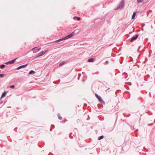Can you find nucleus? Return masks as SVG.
<instances>
[{"label":"nucleus","instance_id":"4be33fe9","mask_svg":"<svg viewBox=\"0 0 155 155\" xmlns=\"http://www.w3.org/2000/svg\"><path fill=\"white\" fill-rule=\"evenodd\" d=\"M143 0H137V2L138 3L142 2Z\"/></svg>","mask_w":155,"mask_h":155},{"label":"nucleus","instance_id":"9d476101","mask_svg":"<svg viewBox=\"0 0 155 155\" xmlns=\"http://www.w3.org/2000/svg\"><path fill=\"white\" fill-rule=\"evenodd\" d=\"M95 59L91 58L88 60L87 61L89 62H93L94 61Z\"/></svg>","mask_w":155,"mask_h":155},{"label":"nucleus","instance_id":"f03ea898","mask_svg":"<svg viewBox=\"0 0 155 155\" xmlns=\"http://www.w3.org/2000/svg\"><path fill=\"white\" fill-rule=\"evenodd\" d=\"M95 96L96 98L98 99L99 101L101 103H103L104 104H105V102L103 100H102V98L99 95L97 94H95Z\"/></svg>","mask_w":155,"mask_h":155},{"label":"nucleus","instance_id":"9b49d317","mask_svg":"<svg viewBox=\"0 0 155 155\" xmlns=\"http://www.w3.org/2000/svg\"><path fill=\"white\" fill-rule=\"evenodd\" d=\"M35 73V71H34L33 70H31L29 71V72L28 74H33Z\"/></svg>","mask_w":155,"mask_h":155},{"label":"nucleus","instance_id":"bb28decb","mask_svg":"<svg viewBox=\"0 0 155 155\" xmlns=\"http://www.w3.org/2000/svg\"><path fill=\"white\" fill-rule=\"evenodd\" d=\"M130 59H131V60H130V61H133V59L132 58H131V57H130Z\"/></svg>","mask_w":155,"mask_h":155},{"label":"nucleus","instance_id":"6e6552de","mask_svg":"<svg viewBox=\"0 0 155 155\" xmlns=\"http://www.w3.org/2000/svg\"><path fill=\"white\" fill-rule=\"evenodd\" d=\"M48 51V50H45V51H42L39 53L40 55L41 56L47 52Z\"/></svg>","mask_w":155,"mask_h":155},{"label":"nucleus","instance_id":"6ab92c4d","mask_svg":"<svg viewBox=\"0 0 155 155\" xmlns=\"http://www.w3.org/2000/svg\"><path fill=\"white\" fill-rule=\"evenodd\" d=\"M15 86L14 85H11L9 86V87L11 88L14 89L15 88Z\"/></svg>","mask_w":155,"mask_h":155},{"label":"nucleus","instance_id":"39448f33","mask_svg":"<svg viewBox=\"0 0 155 155\" xmlns=\"http://www.w3.org/2000/svg\"><path fill=\"white\" fill-rule=\"evenodd\" d=\"M139 36L138 34H136L135 36L133 37L130 40V41L132 42L134 40H136Z\"/></svg>","mask_w":155,"mask_h":155},{"label":"nucleus","instance_id":"20e7f679","mask_svg":"<svg viewBox=\"0 0 155 155\" xmlns=\"http://www.w3.org/2000/svg\"><path fill=\"white\" fill-rule=\"evenodd\" d=\"M17 59V58H16L15 59H13L11 61H9L8 62H6L5 63V64H13Z\"/></svg>","mask_w":155,"mask_h":155},{"label":"nucleus","instance_id":"4468645a","mask_svg":"<svg viewBox=\"0 0 155 155\" xmlns=\"http://www.w3.org/2000/svg\"><path fill=\"white\" fill-rule=\"evenodd\" d=\"M5 66H6L5 64H2L0 65V68L1 69H3L5 67Z\"/></svg>","mask_w":155,"mask_h":155},{"label":"nucleus","instance_id":"5701e85b","mask_svg":"<svg viewBox=\"0 0 155 155\" xmlns=\"http://www.w3.org/2000/svg\"><path fill=\"white\" fill-rule=\"evenodd\" d=\"M123 74L124 75V76H126V78L127 76V73L126 72H124L123 73Z\"/></svg>","mask_w":155,"mask_h":155},{"label":"nucleus","instance_id":"393cba45","mask_svg":"<svg viewBox=\"0 0 155 155\" xmlns=\"http://www.w3.org/2000/svg\"><path fill=\"white\" fill-rule=\"evenodd\" d=\"M51 128H54V126L53 125H52L51 126Z\"/></svg>","mask_w":155,"mask_h":155},{"label":"nucleus","instance_id":"72a5a7b5","mask_svg":"<svg viewBox=\"0 0 155 155\" xmlns=\"http://www.w3.org/2000/svg\"><path fill=\"white\" fill-rule=\"evenodd\" d=\"M152 125V124L150 125ZM148 125H149V126H150V124H148Z\"/></svg>","mask_w":155,"mask_h":155},{"label":"nucleus","instance_id":"a878e982","mask_svg":"<svg viewBox=\"0 0 155 155\" xmlns=\"http://www.w3.org/2000/svg\"><path fill=\"white\" fill-rule=\"evenodd\" d=\"M108 63H109V62H108V61H106V62H105V63H106V64H108Z\"/></svg>","mask_w":155,"mask_h":155},{"label":"nucleus","instance_id":"f704fd0d","mask_svg":"<svg viewBox=\"0 0 155 155\" xmlns=\"http://www.w3.org/2000/svg\"><path fill=\"white\" fill-rule=\"evenodd\" d=\"M78 80H79V78H78Z\"/></svg>","mask_w":155,"mask_h":155},{"label":"nucleus","instance_id":"2eb2a0df","mask_svg":"<svg viewBox=\"0 0 155 155\" xmlns=\"http://www.w3.org/2000/svg\"><path fill=\"white\" fill-rule=\"evenodd\" d=\"M74 19H75V18H76V20L77 21H79L81 19V18L80 17H76V16L74 17Z\"/></svg>","mask_w":155,"mask_h":155},{"label":"nucleus","instance_id":"ddd939ff","mask_svg":"<svg viewBox=\"0 0 155 155\" xmlns=\"http://www.w3.org/2000/svg\"><path fill=\"white\" fill-rule=\"evenodd\" d=\"M65 61H62L61 63H60L59 64V66L61 67L63 66L65 63Z\"/></svg>","mask_w":155,"mask_h":155},{"label":"nucleus","instance_id":"1a4fd4ad","mask_svg":"<svg viewBox=\"0 0 155 155\" xmlns=\"http://www.w3.org/2000/svg\"><path fill=\"white\" fill-rule=\"evenodd\" d=\"M65 40V39L64 37V38H61L60 39H58V40L55 41V42H59L60 41H63V40Z\"/></svg>","mask_w":155,"mask_h":155},{"label":"nucleus","instance_id":"b1692460","mask_svg":"<svg viewBox=\"0 0 155 155\" xmlns=\"http://www.w3.org/2000/svg\"><path fill=\"white\" fill-rule=\"evenodd\" d=\"M72 134V133H71L69 134V137L71 139H72L73 138V137L72 136H71V135Z\"/></svg>","mask_w":155,"mask_h":155},{"label":"nucleus","instance_id":"412c9836","mask_svg":"<svg viewBox=\"0 0 155 155\" xmlns=\"http://www.w3.org/2000/svg\"><path fill=\"white\" fill-rule=\"evenodd\" d=\"M120 58L121 59V61L120 62V64H122V63H123V61L124 59V58L123 57H121Z\"/></svg>","mask_w":155,"mask_h":155},{"label":"nucleus","instance_id":"f8f14e48","mask_svg":"<svg viewBox=\"0 0 155 155\" xmlns=\"http://www.w3.org/2000/svg\"><path fill=\"white\" fill-rule=\"evenodd\" d=\"M136 12H134L133 15L132 16V19H134L136 15Z\"/></svg>","mask_w":155,"mask_h":155},{"label":"nucleus","instance_id":"f3484780","mask_svg":"<svg viewBox=\"0 0 155 155\" xmlns=\"http://www.w3.org/2000/svg\"><path fill=\"white\" fill-rule=\"evenodd\" d=\"M58 118L59 119H60V120H62V117L60 115V114H58Z\"/></svg>","mask_w":155,"mask_h":155},{"label":"nucleus","instance_id":"cd10ccee","mask_svg":"<svg viewBox=\"0 0 155 155\" xmlns=\"http://www.w3.org/2000/svg\"><path fill=\"white\" fill-rule=\"evenodd\" d=\"M41 49V48H38L37 49L38 51H39Z\"/></svg>","mask_w":155,"mask_h":155},{"label":"nucleus","instance_id":"2f4dec72","mask_svg":"<svg viewBox=\"0 0 155 155\" xmlns=\"http://www.w3.org/2000/svg\"><path fill=\"white\" fill-rule=\"evenodd\" d=\"M50 131H52V130H51V129H50Z\"/></svg>","mask_w":155,"mask_h":155},{"label":"nucleus","instance_id":"c85d7f7f","mask_svg":"<svg viewBox=\"0 0 155 155\" xmlns=\"http://www.w3.org/2000/svg\"><path fill=\"white\" fill-rule=\"evenodd\" d=\"M132 33V32H130L129 33V34H131Z\"/></svg>","mask_w":155,"mask_h":155},{"label":"nucleus","instance_id":"c756f323","mask_svg":"<svg viewBox=\"0 0 155 155\" xmlns=\"http://www.w3.org/2000/svg\"><path fill=\"white\" fill-rule=\"evenodd\" d=\"M140 47H141V46H140L139 47V48H140ZM139 49H138V51H139Z\"/></svg>","mask_w":155,"mask_h":155},{"label":"nucleus","instance_id":"c9c22d12","mask_svg":"<svg viewBox=\"0 0 155 155\" xmlns=\"http://www.w3.org/2000/svg\"><path fill=\"white\" fill-rule=\"evenodd\" d=\"M1 73V71H0V73Z\"/></svg>","mask_w":155,"mask_h":155},{"label":"nucleus","instance_id":"f257e3e1","mask_svg":"<svg viewBox=\"0 0 155 155\" xmlns=\"http://www.w3.org/2000/svg\"><path fill=\"white\" fill-rule=\"evenodd\" d=\"M124 6V0H122L120 3L119 4L118 6L114 8L115 10H116L119 9H121L123 8Z\"/></svg>","mask_w":155,"mask_h":155},{"label":"nucleus","instance_id":"7ed1b4c3","mask_svg":"<svg viewBox=\"0 0 155 155\" xmlns=\"http://www.w3.org/2000/svg\"><path fill=\"white\" fill-rule=\"evenodd\" d=\"M75 33V31H73L71 34L64 37L65 40L68 39L73 37Z\"/></svg>","mask_w":155,"mask_h":155},{"label":"nucleus","instance_id":"dca6fc26","mask_svg":"<svg viewBox=\"0 0 155 155\" xmlns=\"http://www.w3.org/2000/svg\"><path fill=\"white\" fill-rule=\"evenodd\" d=\"M104 136L103 135L101 136L98 137V140H101L103 139L104 138Z\"/></svg>","mask_w":155,"mask_h":155},{"label":"nucleus","instance_id":"a211bd4d","mask_svg":"<svg viewBox=\"0 0 155 155\" xmlns=\"http://www.w3.org/2000/svg\"><path fill=\"white\" fill-rule=\"evenodd\" d=\"M40 57V55L38 53V54H36V55H35V58H38V57Z\"/></svg>","mask_w":155,"mask_h":155},{"label":"nucleus","instance_id":"7c9ffc66","mask_svg":"<svg viewBox=\"0 0 155 155\" xmlns=\"http://www.w3.org/2000/svg\"><path fill=\"white\" fill-rule=\"evenodd\" d=\"M85 81V80H84V79H83V80H82V81Z\"/></svg>","mask_w":155,"mask_h":155},{"label":"nucleus","instance_id":"aec40b11","mask_svg":"<svg viewBox=\"0 0 155 155\" xmlns=\"http://www.w3.org/2000/svg\"><path fill=\"white\" fill-rule=\"evenodd\" d=\"M5 75V74H0V78H3Z\"/></svg>","mask_w":155,"mask_h":155},{"label":"nucleus","instance_id":"0eeeda50","mask_svg":"<svg viewBox=\"0 0 155 155\" xmlns=\"http://www.w3.org/2000/svg\"><path fill=\"white\" fill-rule=\"evenodd\" d=\"M8 92V91H4L3 92L1 97L0 99H1L2 98L5 97L6 96L7 93Z\"/></svg>","mask_w":155,"mask_h":155},{"label":"nucleus","instance_id":"423d86ee","mask_svg":"<svg viewBox=\"0 0 155 155\" xmlns=\"http://www.w3.org/2000/svg\"><path fill=\"white\" fill-rule=\"evenodd\" d=\"M28 65V64H25L23 65H21L20 66H19L17 68V69L18 70H19L21 68H25Z\"/></svg>","mask_w":155,"mask_h":155},{"label":"nucleus","instance_id":"473e14b6","mask_svg":"<svg viewBox=\"0 0 155 155\" xmlns=\"http://www.w3.org/2000/svg\"><path fill=\"white\" fill-rule=\"evenodd\" d=\"M35 48H33L32 49V50H33V49H35Z\"/></svg>","mask_w":155,"mask_h":155}]
</instances>
